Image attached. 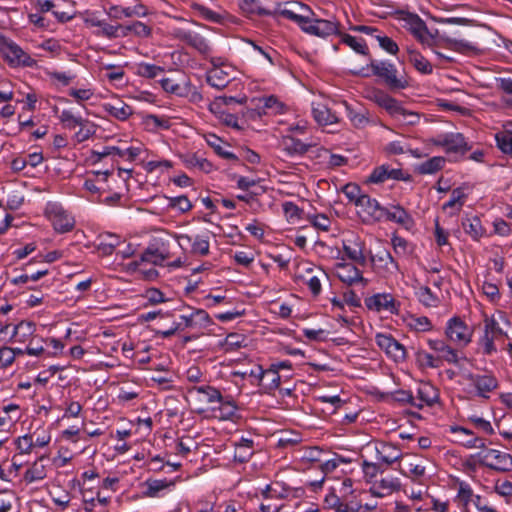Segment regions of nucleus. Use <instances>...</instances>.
<instances>
[{
	"mask_svg": "<svg viewBox=\"0 0 512 512\" xmlns=\"http://www.w3.org/2000/svg\"><path fill=\"white\" fill-rule=\"evenodd\" d=\"M275 14L295 22L302 31L310 35L326 38L340 34L341 25L338 21L310 18L308 15L299 14L294 9L286 6L278 9Z\"/></svg>",
	"mask_w": 512,
	"mask_h": 512,
	"instance_id": "1",
	"label": "nucleus"
},
{
	"mask_svg": "<svg viewBox=\"0 0 512 512\" xmlns=\"http://www.w3.org/2000/svg\"><path fill=\"white\" fill-rule=\"evenodd\" d=\"M367 69L371 70V75L382 79L392 90L405 89L408 86L407 80L403 76H398L396 66L389 61L371 59Z\"/></svg>",
	"mask_w": 512,
	"mask_h": 512,
	"instance_id": "2",
	"label": "nucleus"
},
{
	"mask_svg": "<svg viewBox=\"0 0 512 512\" xmlns=\"http://www.w3.org/2000/svg\"><path fill=\"white\" fill-rule=\"evenodd\" d=\"M476 456L480 465L498 472H509L512 470V456L509 453L497 450L486 449L478 452Z\"/></svg>",
	"mask_w": 512,
	"mask_h": 512,
	"instance_id": "3",
	"label": "nucleus"
},
{
	"mask_svg": "<svg viewBox=\"0 0 512 512\" xmlns=\"http://www.w3.org/2000/svg\"><path fill=\"white\" fill-rule=\"evenodd\" d=\"M430 142L435 146L443 148L447 154L464 155L472 148L461 133L439 134L431 138Z\"/></svg>",
	"mask_w": 512,
	"mask_h": 512,
	"instance_id": "4",
	"label": "nucleus"
},
{
	"mask_svg": "<svg viewBox=\"0 0 512 512\" xmlns=\"http://www.w3.org/2000/svg\"><path fill=\"white\" fill-rule=\"evenodd\" d=\"M445 335L451 343L465 347L471 342L472 332L461 318L453 317L446 324Z\"/></svg>",
	"mask_w": 512,
	"mask_h": 512,
	"instance_id": "5",
	"label": "nucleus"
},
{
	"mask_svg": "<svg viewBox=\"0 0 512 512\" xmlns=\"http://www.w3.org/2000/svg\"><path fill=\"white\" fill-rule=\"evenodd\" d=\"M161 87L167 93L176 95L178 97H189L193 101L202 100V95L196 90V88L187 79H183L181 82H176L172 78H163L160 80Z\"/></svg>",
	"mask_w": 512,
	"mask_h": 512,
	"instance_id": "6",
	"label": "nucleus"
},
{
	"mask_svg": "<svg viewBox=\"0 0 512 512\" xmlns=\"http://www.w3.org/2000/svg\"><path fill=\"white\" fill-rule=\"evenodd\" d=\"M377 346L395 362H402L407 357L406 348L391 334L378 333L375 336Z\"/></svg>",
	"mask_w": 512,
	"mask_h": 512,
	"instance_id": "7",
	"label": "nucleus"
},
{
	"mask_svg": "<svg viewBox=\"0 0 512 512\" xmlns=\"http://www.w3.org/2000/svg\"><path fill=\"white\" fill-rule=\"evenodd\" d=\"M404 16L402 20L408 26L410 32L423 44L427 46H432L434 43V39L429 32V29L426 23L415 13L410 12H401Z\"/></svg>",
	"mask_w": 512,
	"mask_h": 512,
	"instance_id": "8",
	"label": "nucleus"
},
{
	"mask_svg": "<svg viewBox=\"0 0 512 512\" xmlns=\"http://www.w3.org/2000/svg\"><path fill=\"white\" fill-rule=\"evenodd\" d=\"M1 51L12 66L34 67L36 61L13 41L4 42Z\"/></svg>",
	"mask_w": 512,
	"mask_h": 512,
	"instance_id": "9",
	"label": "nucleus"
},
{
	"mask_svg": "<svg viewBox=\"0 0 512 512\" xmlns=\"http://www.w3.org/2000/svg\"><path fill=\"white\" fill-rule=\"evenodd\" d=\"M365 305L375 312L386 311L391 314H399L400 302L396 301L390 293H377L365 299Z\"/></svg>",
	"mask_w": 512,
	"mask_h": 512,
	"instance_id": "10",
	"label": "nucleus"
},
{
	"mask_svg": "<svg viewBox=\"0 0 512 512\" xmlns=\"http://www.w3.org/2000/svg\"><path fill=\"white\" fill-rule=\"evenodd\" d=\"M389 179L410 181L411 175L407 172H404L402 169L393 168L390 165L383 164L373 169L367 179V182L373 184H381Z\"/></svg>",
	"mask_w": 512,
	"mask_h": 512,
	"instance_id": "11",
	"label": "nucleus"
},
{
	"mask_svg": "<svg viewBox=\"0 0 512 512\" xmlns=\"http://www.w3.org/2000/svg\"><path fill=\"white\" fill-rule=\"evenodd\" d=\"M465 378L476 388L477 395L483 398H488L489 393L498 387V380L491 373H468Z\"/></svg>",
	"mask_w": 512,
	"mask_h": 512,
	"instance_id": "12",
	"label": "nucleus"
},
{
	"mask_svg": "<svg viewBox=\"0 0 512 512\" xmlns=\"http://www.w3.org/2000/svg\"><path fill=\"white\" fill-rule=\"evenodd\" d=\"M213 68L207 72V83L219 90L224 89L232 79L233 69L230 66L218 65L212 61Z\"/></svg>",
	"mask_w": 512,
	"mask_h": 512,
	"instance_id": "13",
	"label": "nucleus"
},
{
	"mask_svg": "<svg viewBox=\"0 0 512 512\" xmlns=\"http://www.w3.org/2000/svg\"><path fill=\"white\" fill-rule=\"evenodd\" d=\"M334 271L338 279L348 286L358 282L367 283V280L362 276V272L352 263H336Z\"/></svg>",
	"mask_w": 512,
	"mask_h": 512,
	"instance_id": "14",
	"label": "nucleus"
},
{
	"mask_svg": "<svg viewBox=\"0 0 512 512\" xmlns=\"http://www.w3.org/2000/svg\"><path fill=\"white\" fill-rule=\"evenodd\" d=\"M369 98L377 105L384 108L393 117H397L399 113H403L404 111V107L400 102L383 90H372L369 94Z\"/></svg>",
	"mask_w": 512,
	"mask_h": 512,
	"instance_id": "15",
	"label": "nucleus"
},
{
	"mask_svg": "<svg viewBox=\"0 0 512 512\" xmlns=\"http://www.w3.org/2000/svg\"><path fill=\"white\" fill-rule=\"evenodd\" d=\"M106 13L111 19L121 20L122 18L144 17L148 14V9L144 4L136 0L134 6L111 5L106 10Z\"/></svg>",
	"mask_w": 512,
	"mask_h": 512,
	"instance_id": "16",
	"label": "nucleus"
},
{
	"mask_svg": "<svg viewBox=\"0 0 512 512\" xmlns=\"http://www.w3.org/2000/svg\"><path fill=\"white\" fill-rule=\"evenodd\" d=\"M343 251L346 256L361 266L366 264L365 243L359 236H352L343 241Z\"/></svg>",
	"mask_w": 512,
	"mask_h": 512,
	"instance_id": "17",
	"label": "nucleus"
},
{
	"mask_svg": "<svg viewBox=\"0 0 512 512\" xmlns=\"http://www.w3.org/2000/svg\"><path fill=\"white\" fill-rule=\"evenodd\" d=\"M427 344L430 349L438 353L437 358L441 363L445 361L449 364H458L459 356L457 349L447 344L446 341L442 339H429Z\"/></svg>",
	"mask_w": 512,
	"mask_h": 512,
	"instance_id": "18",
	"label": "nucleus"
},
{
	"mask_svg": "<svg viewBox=\"0 0 512 512\" xmlns=\"http://www.w3.org/2000/svg\"><path fill=\"white\" fill-rule=\"evenodd\" d=\"M400 486L401 484L397 477L388 476L383 477L380 480H375L369 491L373 496L383 498L395 491H398Z\"/></svg>",
	"mask_w": 512,
	"mask_h": 512,
	"instance_id": "19",
	"label": "nucleus"
},
{
	"mask_svg": "<svg viewBox=\"0 0 512 512\" xmlns=\"http://www.w3.org/2000/svg\"><path fill=\"white\" fill-rule=\"evenodd\" d=\"M383 218L397 223L406 229H410L414 225L412 216L400 205H392L390 208L384 207Z\"/></svg>",
	"mask_w": 512,
	"mask_h": 512,
	"instance_id": "20",
	"label": "nucleus"
},
{
	"mask_svg": "<svg viewBox=\"0 0 512 512\" xmlns=\"http://www.w3.org/2000/svg\"><path fill=\"white\" fill-rule=\"evenodd\" d=\"M177 37L187 45L196 49L199 53L207 55L211 52V47L207 40L199 33L193 31L180 30Z\"/></svg>",
	"mask_w": 512,
	"mask_h": 512,
	"instance_id": "21",
	"label": "nucleus"
},
{
	"mask_svg": "<svg viewBox=\"0 0 512 512\" xmlns=\"http://www.w3.org/2000/svg\"><path fill=\"white\" fill-rule=\"evenodd\" d=\"M51 220L54 229L60 233H66L74 228V218L61 207L54 206L51 211Z\"/></svg>",
	"mask_w": 512,
	"mask_h": 512,
	"instance_id": "22",
	"label": "nucleus"
},
{
	"mask_svg": "<svg viewBox=\"0 0 512 512\" xmlns=\"http://www.w3.org/2000/svg\"><path fill=\"white\" fill-rule=\"evenodd\" d=\"M250 375L257 377L260 381V384L267 392L276 390L280 386L281 376L271 366H269V368L266 370H263L261 367H259V372L257 374L254 373V371H251Z\"/></svg>",
	"mask_w": 512,
	"mask_h": 512,
	"instance_id": "23",
	"label": "nucleus"
},
{
	"mask_svg": "<svg viewBox=\"0 0 512 512\" xmlns=\"http://www.w3.org/2000/svg\"><path fill=\"white\" fill-rule=\"evenodd\" d=\"M169 258L168 250L162 246H158L156 243L150 244L140 256V261L144 263H150L153 265H163V263Z\"/></svg>",
	"mask_w": 512,
	"mask_h": 512,
	"instance_id": "24",
	"label": "nucleus"
},
{
	"mask_svg": "<svg viewBox=\"0 0 512 512\" xmlns=\"http://www.w3.org/2000/svg\"><path fill=\"white\" fill-rule=\"evenodd\" d=\"M312 146L291 135L283 136L281 140L282 150L291 157L304 155Z\"/></svg>",
	"mask_w": 512,
	"mask_h": 512,
	"instance_id": "25",
	"label": "nucleus"
},
{
	"mask_svg": "<svg viewBox=\"0 0 512 512\" xmlns=\"http://www.w3.org/2000/svg\"><path fill=\"white\" fill-rule=\"evenodd\" d=\"M357 207H360L364 213H366L371 220L380 222L383 219L384 207L380 203L371 198L368 194H364L360 199Z\"/></svg>",
	"mask_w": 512,
	"mask_h": 512,
	"instance_id": "26",
	"label": "nucleus"
},
{
	"mask_svg": "<svg viewBox=\"0 0 512 512\" xmlns=\"http://www.w3.org/2000/svg\"><path fill=\"white\" fill-rule=\"evenodd\" d=\"M371 261L379 263L380 267L388 275H395L398 272H400V267H399L398 262L393 258L391 253L386 249L379 251L376 255H372Z\"/></svg>",
	"mask_w": 512,
	"mask_h": 512,
	"instance_id": "27",
	"label": "nucleus"
},
{
	"mask_svg": "<svg viewBox=\"0 0 512 512\" xmlns=\"http://www.w3.org/2000/svg\"><path fill=\"white\" fill-rule=\"evenodd\" d=\"M314 120L321 126H328L339 122L336 111H332L324 104H317L312 108Z\"/></svg>",
	"mask_w": 512,
	"mask_h": 512,
	"instance_id": "28",
	"label": "nucleus"
},
{
	"mask_svg": "<svg viewBox=\"0 0 512 512\" xmlns=\"http://www.w3.org/2000/svg\"><path fill=\"white\" fill-rule=\"evenodd\" d=\"M417 399L419 402L417 404L432 406L439 399V391L429 382L420 383L417 389Z\"/></svg>",
	"mask_w": 512,
	"mask_h": 512,
	"instance_id": "29",
	"label": "nucleus"
},
{
	"mask_svg": "<svg viewBox=\"0 0 512 512\" xmlns=\"http://www.w3.org/2000/svg\"><path fill=\"white\" fill-rule=\"evenodd\" d=\"M102 108L109 116L120 121L127 120L133 114L132 107L120 100L116 103H104Z\"/></svg>",
	"mask_w": 512,
	"mask_h": 512,
	"instance_id": "30",
	"label": "nucleus"
},
{
	"mask_svg": "<svg viewBox=\"0 0 512 512\" xmlns=\"http://www.w3.org/2000/svg\"><path fill=\"white\" fill-rule=\"evenodd\" d=\"M234 446V460L236 462L246 463L254 454V442L252 439L241 437L238 442L234 443Z\"/></svg>",
	"mask_w": 512,
	"mask_h": 512,
	"instance_id": "31",
	"label": "nucleus"
},
{
	"mask_svg": "<svg viewBox=\"0 0 512 512\" xmlns=\"http://www.w3.org/2000/svg\"><path fill=\"white\" fill-rule=\"evenodd\" d=\"M175 481L168 479H147L145 481L146 490L144 495L150 498L161 496V492L174 487Z\"/></svg>",
	"mask_w": 512,
	"mask_h": 512,
	"instance_id": "32",
	"label": "nucleus"
},
{
	"mask_svg": "<svg viewBox=\"0 0 512 512\" xmlns=\"http://www.w3.org/2000/svg\"><path fill=\"white\" fill-rule=\"evenodd\" d=\"M217 407H213V410H219L220 416L224 420H232L238 411V405L231 395H223Z\"/></svg>",
	"mask_w": 512,
	"mask_h": 512,
	"instance_id": "33",
	"label": "nucleus"
},
{
	"mask_svg": "<svg viewBox=\"0 0 512 512\" xmlns=\"http://www.w3.org/2000/svg\"><path fill=\"white\" fill-rule=\"evenodd\" d=\"M446 164V158L443 156H434L416 166V171L421 175H431L442 170Z\"/></svg>",
	"mask_w": 512,
	"mask_h": 512,
	"instance_id": "34",
	"label": "nucleus"
},
{
	"mask_svg": "<svg viewBox=\"0 0 512 512\" xmlns=\"http://www.w3.org/2000/svg\"><path fill=\"white\" fill-rule=\"evenodd\" d=\"M315 269L313 267H309L306 269V276L301 275L300 278L303 280V282L308 286L310 292L313 296H318L321 293L322 285H321V279L320 276H325V272L321 269H318V273L314 274Z\"/></svg>",
	"mask_w": 512,
	"mask_h": 512,
	"instance_id": "35",
	"label": "nucleus"
},
{
	"mask_svg": "<svg viewBox=\"0 0 512 512\" xmlns=\"http://www.w3.org/2000/svg\"><path fill=\"white\" fill-rule=\"evenodd\" d=\"M464 231L473 239L478 241L485 233L481 220L478 216L466 217L462 220Z\"/></svg>",
	"mask_w": 512,
	"mask_h": 512,
	"instance_id": "36",
	"label": "nucleus"
},
{
	"mask_svg": "<svg viewBox=\"0 0 512 512\" xmlns=\"http://www.w3.org/2000/svg\"><path fill=\"white\" fill-rule=\"evenodd\" d=\"M408 60L414 68L424 75H429L433 72L432 64L417 50H408Z\"/></svg>",
	"mask_w": 512,
	"mask_h": 512,
	"instance_id": "37",
	"label": "nucleus"
},
{
	"mask_svg": "<svg viewBox=\"0 0 512 512\" xmlns=\"http://www.w3.org/2000/svg\"><path fill=\"white\" fill-rule=\"evenodd\" d=\"M340 106L344 108L347 117L356 128H363L368 124L369 119L363 109L357 110L347 102H342Z\"/></svg>",
	"mask_w": 512,
	"mask_h": 512,
	"instance_id": "38",
	"label": "nucleus"
},
{
	"mask_svg": "<svg viewBox=\"0 0 512 512\" xmlns=\"http://www.w3.org/2000/svg\"><path fill=\"white\" fill-rule=\"evenodd\" d=\"M377 454L378 459L387 465L393 464L402 457V453L397 449V447L390 443L382 444L381 448L377 449Z\"/></svg>",
	"mask_w": 512,
	"mask_h": 512,
	"instance_id": "39",
	"label": "nucleus"
},
{
	"mask_svg": "<svg viewBox=\"0 0 512 512\" xmlns=\"http://www.w3.org/2000/svg\"><path fill=\"white\" fill-rule=\"evenodd\" d=\"M179 240L180 244H182V241L191 244V250L195 254L207 255L209 253L210 244L207 237L197 235L194 239H192L188 235H181Z\"/></svg>",
	"mask_w": 512,
	"mask_h": 512,
	"instance_id": "40",
	"label": "nucleus"
},
{
	"mask_svg": "<svg viewBox=\"0 0 512 512\" xmlns=\"http://www.w3.org/2000/svg\"><path fill=\"white\" fill-rule=\"evenodd\" d=\"M496 87L501 92V102L509 109H512V78H496Z\"/></svg>",
	"mask_w": 512,
	"mask_h": 512,
	"instance_id": "41",
	"label": "nucleus"
},
{
	"mask_svg": "<svg viewBox=\"0 0 512 512\" xmlns=\"http://www.w3.org/2000/svg\"><path fill=\"white\" fill-rule=\"evenodd\" d=\"M338 36L341 37V43L346 44L356 53L361 55H369V49L364 39H358L354 36H351L350 34L342 33L341 31Z\"/></svg>",
	"mask_w": 512,
	"mask_h": 512,
	"instance_id": "42",
	"label": "nucleus"
},
{
	"mask_svg": "<svg viewBox=\"0 0 512 512\" xmlns=\"http://www.w3.org/2000/svg\"><path fill=\"white\" fill-rule=\"evenodd\" d=\"M466 190L467 188L465 186L454 188L451 191L450 200L443 204V210H447L448 208H453L457 206V212H459L468 196Z\"/></svg>",
	"mask_w": 512,
	"mask_h": 512,
	"instance_id": "43",
	"label": "nucleus"
},
{
	"mask_svg": "<svg viewBox=\"0 0 512 512\" xmlns=\"http://www.w3.org/2000/svg\"><path fill=\"white\" fill-rule=\"evenodd\" d=\"M415 295L425 307H437L440 302L439 297L428 286H420Z\"/></svg>",
	"mask_w": 512,
	"mask_h": 512,
	"instance_id": "44",
	"label": "nucleus"
},
{
	"mask_svg": "<svg viewBox=\"0 0 512 512\" xmlns=\"http://www.w3.org/2000/svg\"><path fill=\"white\" fill-rule=\"evenodd\" d=\"M58 118L63 127L70 130L75 129L79 125H83L86 122L85 118H83L81 115L74 114L69 109L62 110Z\"/></svg>",
	"mask_w": 512,
	"mask_h": 512,
	"instance_id": "45",
	"label": "nucleus"
},
{
	"mask_svg": "<svg viewBox=\"0 0 512 512\" xmlns=\"http://www.w3.org/2000/svg\"><path fill=\"white\" fill-rule=\"evenodd\" d=\"M44 459V456L39 458V461H35L32 466L26 470L24 474V480L28 483L43 480L46 477V468L40 463Z\"/></svg>",
	"mask_w": 512,
	"mask_h": 512,
	"instance_id": "46",
	"label": "nucleus"
},
{
	"mask_svg": "<svg viewBox=\"0 0 512 512\" xmlns=\"http://www.w3.org/2000/svg\"><path fill=\"white\" fill-rule=\"evenodd\" d=\"M240 8L243 12L250 15L271 16L274 15L271 11L262 8L258 0H241Z\"/></svg>",
	"mask_w": 512,
	"mask_h": 512,
	"instance_id": "47",
	"label": "nucleus"
},
{
	"mask_svg": "<svg viewBox=\"0 0 512 512\" xmlns=\"http://www.w3.org/2000/svg\"><path fill=\"white\" fill-rule=\"evenodd\" d=\"M193 391L197 392L198 394H202L209 404L218 403L220 400H222L223 396L219 389L210 385L195 386Z\"/></svg>",
	"mask_w": 512,
	"mask_h": 512,
	"instance_id": "48",
	"label": "nucleus"
},
{
	"mask_svg": "<svg viewBox=\"0 0 512 512\" xmlns=\"http://www.w3.org/2000/svg\"><path fill=\"white\" fill-rule=\"evenodd\" d=\"M123 29L122 38L127 37L131 33L139 37H149L152 32L149 26L140 21H135L129 25H123Z\"/></svg>",
	"mask_w": 512,
	"mask_h": 512,
	"instance_id": "49",
	"label": "nucleus"
},
{
	"mask_svg": "<svg viewBox=\"0 0 512 512\" xmlns=\"http://www.w3.org/2000/svg\"><path fill=\"white\" fill-rule=\"evenodd\" d=\"M163 72L164 68L155 64L141 62L136 66V74L148 79H154Z\"/></svg>",
	"mask_w": 512,
	"mask_h": 512,
	"instance_id": "50",
	"label": "nucleus"
},
{
	"mask_svg": "<svg viewBox=\"0 0 512 512\" xmlns=\"http://www.w3.org/2000/svg\"><path fill=\"white\" fill-rule=\"evenodd\" d=\"M207 143L209 146L214 148L215 152L218 155H220L221 157L228 159V160H238V157L234 153L224 149L223 141L219 137H217L215 134L208 135Z\"/></svg>",
	"mask_w": 512,
	"mask_h": 512,
	"instance_id": "51",
	"label": "nucleus"
},
{
	"mask_svg": "<svg viewBox=\"0 0 512 512\" xmlns=\"http://www.w3.org/2000/svg\"><path fill=\"white\" fill-rule=\"evenodd\" d=\"M343 504V512H369L374 510V506H362L353 494L343 495Z\"/></svg>",
	"mask_w": 512,
	"mask_h": 512,
	"instance_id": "52",
	"label": "nucleus"
},
{
	"mask_svg": "<svg viewBox=\"0 0 512 512\" xmlns=\"http://www.w3.org/2000/svg\"><path fill=\"white\" fill-rule=\"evenodd\" d=\"M476 495H474L472 488L466 482L459 484L456 500H458L464 510H467L470 502H473Z\"/></svg>",
	"mask_w": 512,
	"mask_h": 512,
	"instance_id": "53",
	"label": "nucleus"
},
{
	"mask_svg": "<svg viewBox=\"0 0 512 512\" xmlns=\"http://www.w3.org/2000/svg\"><path fill=\"white\" fill-rule=\"evenodd\" d=\"M484 332L493 336L496 340L500 337H508L507 333L502 330L499 323L494 317L485 316L484 319Z\"/></svg>",
	"mask_w": 512,
	"mask_h": 512,
	"instance_id": "54",
	"label": "nucleus"
},
{
	"mask_svg": "<svg viewBox=\"0 0 512 512\" xmlns=\"http://www.w3.org/2000/svg\"><path fill=\"white\" fill-rule=\"evenodd\" d=\"M183 161L187 168H198L205 173L210 172L212 169V164L208 160L199 158L196 155H187Z\"/></svg>",
	"mask_w": 512,
	"mask_h": 512,
	"instance_id": "55",
	"label": "nucleus"
},
{
	"mask_svg": "<svg viewBox=\"0 0 512 512\" xmlns=\"http://www.w3.org/2000/svg\"><path fill=\"white\" fill-rule=\"evenodd\" d=\"M191 9L198 15L200 16L201 18L205 19V20H208V21H211V22H220L221 20V16L212 11L211 9L207 8L206 6H204L203 4H200V3H197V2H193L191 4Z\"/></svg>",
	"mask_w": 512,
	"mask_h": 512,
	"instance_id": "56",
	"label": "nucleus"
},
{
	"mask_svg": "<svg viewBox=\"0 0 512 512\" xmlns=\"http://www.w3.org/2000/svg\"><path fill=\"white\" fill-rule=\"evenodd\" d=\"M123 30V25L121 24L112 25L104 21L100 27V31H98L96 35L106 37L108 39H114L122 37Z\"/></svg>",
	"mask_w": 512,
	"mask_h": 512,
	"instance_id": "57",
	"label": "nucleus"
},
{
	"mask_svg": "<svg viewBox=\"0 0 512 512\" xmlns=\"http://www.w3.org/2000/svg\"><path fill=\"white\" fill-rule=\"evenodd\" d=\"M498 433L506 440L512 441V415L506 414L497 422Z\"/></svg>",
	"mask_w": 512,
	"mask_h": 512,
	"instance_id": "58",
	"label": "nucleus"
},
{
	"mask_svg": "<svg viewBox=\"0 0 512 512\" xmlns=\"http://www.w3.org/2000/svg\"><path fill=\"white\" fill-rule=\"evenodd\" d=\"M497 147L505 154H512V132L503 131L495 135Z\"/></svg>",
	"mask_w": 512,
	"mask_h": 512,
	"instance_id": "59",
	"label": "nucleus"
},
{
	"mask_svg": "<svg viewBox=\"0 0 512 512\" xmlns=\"http://www.w3.org/2000/svg\"><path fill=\"white\" fill-rule=\"evenodd\" d=\"M35 332V324L28 321H22L14 327V336H19V341L24 342Z\"/></svg>",
	"mask_w": 512,
	"mask_h": 512,
	"instance_id": "60",
	"label": "nucleus"
},
{
	"mask_svg": "<svg viewBox=\"0 0 512 512\" xmlns=\"http://www.w3.org/2000/svg\"><path fill=\"white\" fill-rule=\"evenodd\" d=\"M343 194L347 197V199L355 204L359 203L360 199H362V196L364 195L361 193V188L356 183H347L342 188Z\"/></svg>",
	"mask_w": 512,
	"mask_h": 512,
	"instance_id": "61",
	"label": "nucleus"
},
{
	"mask_svg": "<svg viewBox=\"0 0 512 512\" xmlns=\"http://www.w3.org/2000/svg\"><path fill=\"white\" fill-rule=\"evenodd\" d=\"M291 489L288 485L281 481L271 483L270 496L271 499H285L289 496Z\"/></svg>",
	"mask_w": 512,
	"mask_h": 512,
	"instance_id": "62",
	"label": "nucleus"
},
{
	"mask_svg": "<svg viewBox=\"0 0 512 512\" xmlns=\"http://www.w3.org/2000/svg\"><path fill=\"white\" fill-rule=\"evenodd\" d=\"M169 207L173 209H178L181 213H186L192 209L193 205L187 198V196L181 195L177 197H170Z\"/></svg>",
	"mask_w": 512,
	"mask_h": 512,
	"instance_id": "63",
	"label": "nucleus"
},
{
	"mask_svg": "<svg viewBox=\"0 0 512 512\" xmlns=\"http://www.w3.org/2000/svg\"><path fill=\"white\" fill-rule=\"evenodd\" d=\"M362 471L365 480L371 484L375 481L374 479L377 477V475L382 472L378 464L368 462L366 460L362 463Z\"/></svg>",
	"mask_w": 512,
	"mask_h": 512,
	"instance_id": "64",
	"label": "nucleus"
}]
</instances>
